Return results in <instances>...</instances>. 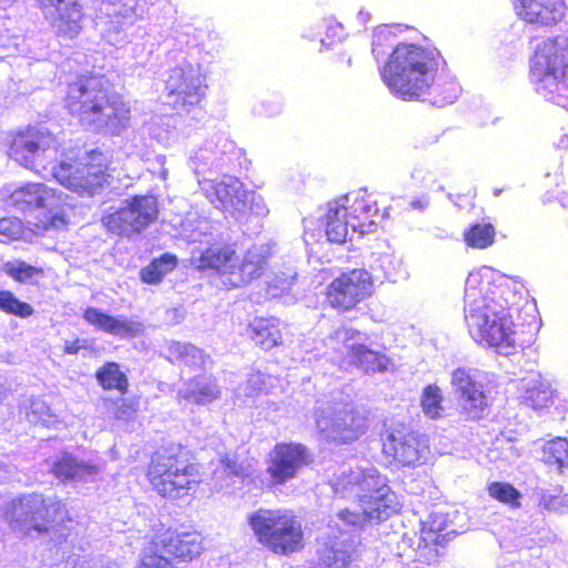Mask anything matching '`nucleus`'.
<instances>
[{"mask_svg":"<svg viewBox=\"0 0 568 568\" xmlns=\"http://www.w3.org/2000/svg\"><path fill=\"white\" fill-rule=\"evenodd\" d=\"M205 192L216 207L229 212L241 223H247L251 217H264L268 214L263 196L245 190L242 182L233 176H226L220 182H210Z\"/></svg>","mask_w":568,"mask_h":568,"instance_id":"nucleus-8","label":"nucleus"},{"mask_svg":"<svg viewBox=\"0 0 568 568\" xmlns=\"http://www.w3.org/2000/svg\"><path fill=\"white\" fill-rule=\"evenodd\" d=\"M551 399L552 389L550 385L540 379L531 381L524 395V403L534 409L547 407Z\"/></svg>","mask_w":568,"mask_h":568,"instance_id":"nucleus-35","label":"nucleus"},{"mask_svg":"<svg viewBox=\"0 0 568 568\" xmlns=\"http://www.w3.org/2000/svg\"><path fill=\"white\" fill-rule=\"evenodd\" d=\"M203 549V540L196 531H171L156 536L152 541L151 552L166 558L173 556L183 560H192Z\"/></svg>","mask_w":568,"mask_h":568,"instance_id":"nucleus-18","label":"nucleus"},{"mask_svg":"<svg viewBox=\"0 0 568 568\" xmlns=\"http://www.w3.org/2000/svg\"><path fill=\"white\" fill-rule=\"evenodd\" d=\"M65 105L80 123L93 131L119 134L130 122V109L118 95L110 94L100 77L79 79L68 89Z\"/></svg>","mask_w":568,"mask_h":568,"instance_id":"nucleus-1","label":"nucleus"},{"mask_svg":"<svg viewBox=\"0 0 568 568\" xmlns=\"http://www.w3.org/2000/svg\"><path fill=\"white\" fill-rule=\"evenodd\" d=\"M0 310L7 314H11L21 318H27L33 314V307L20 301L10 291L0 292Z\"/></svg>","mask_w":568,"mask_h":568,"instance_id":"nucleus-40","label":"nucleus"},{"mask_svg":"<svg viewBox=\"0 0 568 568\" xmlns=\"http://www.w3.org/2000/svg\"><path fill=\"white\" fill-rule=\"evenodd\" d=\"M383 452L403 466H415L426 459L428 447L419 434L402 427L387 432Z\"/></svg>","mask_w":568,"mask_h":568,"instance_id":"nucleus-16","label":"nucleus"},{"mask_svg":"<svg viewBox=\"0 0 568 568\" xmlns=\"http://www.w3.org/2000/svg\"><path fill=\"white\" fill-rule=\"evenodd\" d=\"M377 211L378 209L375 203L371 205L364 202H358L354 206V213H358V215H355L352 219L356 221L361 219V216L363 215L364 220H369L377 213Z\"/></svg>","mask_w":568,"mask_h":568,"instance_id":"nucleus-49","label":"nucleus"},{"mask_svg":"<svg viewBox=\"0 0 568 568\" xmlns=\"http://www.w3.org/2000/svg\"><path fill=\"white\" fill-rule=\"evenodd\" d=\"M374 283L368 271L354 268L342 273L328 286L327 300L333 307L348 311L372 295Z\"/></svg>","mask_w":568,"mask_h":568,"instance_id":"nucleus-14","label":"nucleus"},{"mask_svg":"<svg viewBox=\"0 0 568 568\" xmlns=\"http://www.w3.org/2000/svg\"><path fill=\"white\" fill-rule=\"evenodd\" d=\"M97 379L104 388H115L122 394L128 390V378L125 374L120 371V366L116 363L109 362L103 365L97 372Z\"/></svg>","mask_w":568,"mask_h":568,"instance_id":"nucleus-34","label":"nucleus"},{"mask_svg":"<svg viewBox=\"0 0 568 568\" xmlns=\"http://www.w3.org/2000/svg\"><path fill=\"white\" fill-rule=\"evenodd\" d=\"M140 568H175L173 564L159 554H146L143 556Z\"/></svg>","mask_w":568,"mask_h":568,"instance_id":"nucleus-46","label":"nucleus"},{"mask_svg":"<svg viewBox=\"0 0 568 568\" xmlns=\"http://www.w3.org/2000/svg\"><path fill=\"white\" fill-rule=\"evenodd\" d=\"M489 495L503 503H509L517 500L520 496L519 491L510 484L506 483H493L488 487Z\"/></svg>","mask_w":568,"mask_h":568,"instance_id":"nucleus-44","label":"nucleus"},{"mask_svg":"<svg viewBox=\"0 0 568 568\" xmlns=\"http://www.w3.org/2000/svg\"><path fill=\"white\" fill-rule=\"evenodd\" d=\"M338 517L345 524L351 526H362L368 521V516H366V513L363 509L362 511H352L346 508L338 513Z\"/></svg>","mask_w":568,"mask_h":568,"instance_id":"nucleus-47","label":"nucleus"},{"mask_svg":"<svg viewBox=\"0 0 568 568\" xmlns=\"http://www.w3.org/2000/svg\"><path fill=\"white\" fill-rule=\"evenodd\" d=\"M540 505L547 510H558L561 505V499L556 496L544 495L540 498Z\"/></svg>","mask_w":568,"mask_h":568,"instance_id":"nucleus-51","label":"nucleus"},{"mask_svg":"<svg viewBox=\"0 0 568 568\" xmlns=\"http://www.w3.org/2000/svg\"><path fill=\"white\" fill-rule=\"evenodd\" d=\"M452 387L460 413L468 419H478L488 407L483 374L477 369L457 368L452 374Z\"/></svg>","mask_w":568,"mask_h":568,"instance_id":"nucleus-13","label":"nucleus"},{"mask_svg":"<svg viewBox=\"0 0 568 568\" xmlns=\"http://www.w3.org/2000/svg\"><path fill=\"white\" fill-rule=\"evenodd\" d=\"M148 476L160 495L172 498L189 493L201 481L199 466L182 448L155 453Z\"/></svg>","mask_w":568,"mask_h":568,"instance_id":"nucleus-5","label":"nucleus"},{"mask_svg":"<svg viewBox=\"0 0 568 568\" xmlns=\"http://www.w3.org/2000/svg\"><path fill=\"white\" fill-rule=\"evenodd\" d=\"M83 317L99 329L120 337L135 336L142 331L139 323L123 316L113 317L93 307L88 308Z\"/></svg>","mask_w":568,"mask_h":568,"instance_id":"nucleus-28","label":"nucleus"},{"mask_svg":"<svg viewBox=\"0 0 568 568\" xmlns=\"http://www.w3.org/2000/svg\"><path fill=\"white\" fill-rule=\"evenodd\" d=\"M22 231V223L18 219L3 217L0 219V234L14 239L20 235Z\"/></svg>","mask_w":568,"mask_h":568,"instance_id":"nucleus-45","label":"nucleus"},{"mask_svg":"<svg viewBox=\"0 0 568 568\" xmlns=\"http://www.w3.org/2000/svg\"><path fill=\"white\" fill-rule=\"evenodd\" d=\"M518 16L529 23L552 26L565 14L564 0H514Z\"/></svg>","mask_w":568,"mask_h":568,"instance_id":"nucleus-23","label":"nucleus"},{"mask_svg":"<svg viewBox=\"0 0 568 568\" xmlns=\"http://www.w3.org/2000/svg\"><path fill=\"white\" fill-rule=\"evenodd\" d=\"M357 334L358 333L352 328L342 327L335 331L331 338L335 339L337 343H343L347 349L351 363L365 373L369 374L386 371L389 361L385 355L371 351L363 344H348Z\"/></svg>","mask_w":568,"mask_h":568,"instance_id":"nucleus-20","label":"nucleus"},{"mask_svg":"<svg viewBox=\"0 0 568 568\" xmlns=\"http://www.w3.org/2000/svg\"><path fill=\"white\" fill-rule=\"evenodd\" d=\"M36 405H43V404L41 402H33L32 406H36Z\"/></svg>","mask_w":568,"mask_h":568,"instance_id":"nucleus-60","label":"nucleus"},{"mask_svg":"<svg viewBox=\"0 0 568 568\" xmlns=\"http://www.w3.org/2000/svg\"><path fill=\"white\" fill-rule=\"evenodd\" d=\"M347 209L344 204L329 203L326 214V235L331 242L343 243L346 241L349 227L352 233L358 232L361 235L372 232L375 222L369 220L367 224L355 223V220H346Z\"/></svg>","mask_w":568,"mask_h":568,"instance_id":"nucleus-24","label":"nucleus"},{"mask_svg":"<svg viewBox=\"0 0 568 568\" xmlns=\"http://www.w3.org/2000/svg\"><path fill=\"white\" fill-rule=\"evenodd\" d=\"M63 513L64 506L55 496L30 494L9 503L4 517L13 529L30 535L49 531Z\"/></svg>","mask_w":568,"mask_h":568,"instance_id":"nucleus-7","label":"nucleus"},{"mask_svg":"<svg viewBox=\"0 0 568 568\" xmlns=\"http://www.w3.org/2000/svg\"><path fill=\"white\" fill-rule=\"evenodd\" d=\"M3 271L7 275L12 277L13 280L26 283L32 280L36 276L42 275V268L32 266L24 261L16 260L12 262H7L3 265Z\"/></svg>","mask_w":568,"mask_h":568,"instance_id":"nucleus-41","label":"nucleus"},{"mask_svg":"<svg viewBox=\"0 0 568 568\" xmlns=\"http://www.w3.org/2000/svg\"><path fill=\"white\" fill-rule=\"evenodd\" d=\"M537 92L565 97L568 91V38L558 36L540 44L531 62Z\"/></svg>","mask_w":568,"mask_h":568,"instance_id":"nucleus-6","label":"nucleus"},{"mask_svg":"<svg viewBox=\"0 0 568 568\" xmlns=\"http://www.w3.org/2000/svg\"><path fill=\"white\" fill-rule=\"evenodd\" d=\"M412 210L424 212L429 206L428 195L413 199L409 203Z\"/></svg>","mask_w":568,"mask_h":568,"instance_id":"nucleus-52","label":"nucleus"},{"mask_svg":"<svg viewBox=\"0 0 568 568\" xmlns=\"http://www.w3.org/2000/svg\"><path fill=\"white\" fill-rule=\"evenodd\" d=\"M65 205V196L61 191H55L43 184L42 193L40 195L39 209L47 210L50 214L49 221L52 227L60 229L67 224L63 213Z\"/></svg>","mask_w":568,"mask_h":568,"instance_id":"nucleus-31","label":"nucleus"},{"mask_svg":"<svg viewBox=\"0 0 568 568\" xmlns=\"http://www.w3.org/2000/svg\"><path fill=\"white\" fill-rule=\"evenodd\" d=\"M296 277V273L291 271L290 274L285 277L276 276L274 280V286L281 288L282 291L288 290Z\"/></svg>","mask_w":568,"mask_h":568,"instance_id":"nucleus-50","label":"nucleus"},{"mask_svg":"<svg viewBox=\"0 0 568 568\" xmlns=\"http://www.w3.org/2000/svg\"><path fill=\"white\" fill-rule=\"evenodd\" d=\"M478 275L470 273L465 288V321L473 338L501 355L516 348V333L507 307L495 297L478 292Z\"/></svg>","mask_w":568,"mask_h":568,"instance_id":"nucleus-2","label":"nucleus"},{"mask_svg":"<svg viewBox=\"0 0 568 568\" xmlns=\"http://www.w3.org/2000/svg\"><path fill=\"white\" fill-rule=\"evenodd\" d=\"M260 379H261V376H260V375L252 376V377L248 379V384H250V385H253L254 387H256V386L258 385Z\"/></svg>","mask_w":568,"mask_h":568,"instance_id":"nucleus-56","label":"nucleus"},{"mask_svg":"<svg viewBox=\"0 0 568 568\" xmlns=\"http://www.w3.org/2000/svg\"><path fill=\"white\" fill-rule=\"evenodd\" d=\"M53 474L57 478L67 481H88L99 475V465L75 458L70 454H63L53 465Z\"/></svg>","mask_w":568,"mask_h":568,"instance_id":"nucleus-29","label":"nucleus"},{"mask_svg":"<svg viewBox=\"0 0 568 568\" xmlns=\"http://www.w3.org/2000/svg\"><path fill=\"white\" fill-rule=\"evenodd\" d=\"M442 392L436 385H428L422 396V407L429 418H438L443 412Z\"/></svg>","mask_w":568,"mask_h":568,"instance_id":"nucleus-42","label":"nucleus"},{"mask_svg":"<svg viewBox=\"0 0 568 568\" xmlns=\"http://www.w3.org/2000/svg\"><path fill=\"white\" fill-rule=\"evenodd\" d=\"M10 2L11 0H0V7L6 8Z\"/></svg>","mask_w":568,"mask_h":568,"instance_id":"nucleus-58","label":"nucleus"},{"mask_svg":"<svg viewBox=\"0 0 568 568\" xmlns=\"http://www.w3.org/2000/svg\"><path fill=\"white\" fill-rule=\"evenodd\" d=\"M436 62L432 54L413 44H399L393 51L382 78L403 99H417L433 84Z\"/></svg>","mask_w":568,"mask_h":568,"instance_id":"nucleus-3","label":"nucleus"},{"mask_svg":"<svg viewBox=\"0 0 568 568\" xmlns=\"http://www.w3.org/2000/svg\"><path fill=\"white\" fill-rule=\"evenodd\" d=\"M58 142L45 128L29 126L14 134L9 151L10 158L27 169L37 172L57 158Z\"/></svg>","mask_w":568,"mask_h":568,"instance_id":"nucleus-10","label":"nucleus"},{"mask_svg":"<svg viewBox=\"0 0 568 568\" xmlns=\"http://www.w3.org/2000/svg\"><path fill=\"white\" fill-rule=\"evenodd\" d=\"M377 211L378 209L375 203L371 205L364 202H358L354 206V213H358V215H355L352 219L356 221L361 219V216L363 215L364 220H369L377 213Z\"/></svg>","mask_w":568,"mask_h":568,"instance_id":"nucleus-48","label":"nucleus"},{"mask_svg":"<svg viewBox=\"0 0 568 568\" xmlns=\"http://www.w3.org/2000/svg\"><path fill=\"white\" fill-rule=\"evenodd\" d=\"M51 170L61 185L81 195L92 196L106 183V175L99 165L62 161Z\"/></svg>","mask_w":568,"mask_h":568,"instance_id":"nucleus-15","label":"nucleus"},{"mask_svg":"<svg viewBox=\"0 0 568 568\" xmlns=\"http://www.w3.org/2000/svg\"><path fill=\"white\" fill-rule=\"evenodd\" d=\"M310 460V453L304 445L277 444L271 453L267 471L277 484H283L294 478Z\"/></svg>","mask_w":568,"mask_h":568,"instance_id":"nucleus-17","label":"nucleus"},{"mask_svg":"<svg viewBox=\"0 0 568 568\" xmlns=\"http://www.w3.org/2000/svg\"><path fill=\"white\" fill-rule=\"evenodd\" d=\"M386 31H387V29L383 28V29L377 30L376 33L374 34V40H373V43H372V51H373V53H376L377 40H379Z\"/></svg>","mask_w":568,"mask_h":568,"instance_id":"nucleus-55","label":"nucleus"},{"mask_svg":"<svg viewBox=\"0 0 568 568\" xmlns=\"http://www.w3.org/2000/svg\"><path fill=\"white\" fill-rule=\"evenodd\" d=\"M159 213L158 201L152 195H135L126 199L121 206L102 217V225L111 234L133 237L153 223Z\"/></svg>","mask_w":568,"mask_h":568,"instance_id":"nucleus-9","label":"nucleus"},{"mask_svg":"<svg viewBox=\"0 0 568 568\" xmlns=\"http://www.w3.org/2000/svg\"><path fill=\"white\" fill-rule=\"evenodd\" d=\"M316 427L327 440L341 444L352 443L366 433L367 412L364 408L347 405L339 408H318Z\"/></svg>","mask_w":568,"mask_h":568,"instance_id":"nucleus-11","label":"nucleus"},{"mask_svg":"<svg viewBox=\"0 0 568 568\" xmlns=\"http://www.w3.org/2000/svg\"><path fill=\"white\" fill-rule=\"evenodd\" d=\"M90 568H116V566H115V565H108V566H105V565H103V564H101V562H100V564H97V562H95V564H94L92 567H90Z\"/></svg>","mask_w":568,"mask_h":568,"instance_id":"nucleus-57","label":"nucleus"},{"mask_svg":"<svg viewBox=\"0 0 568 568\" xmlns=\"http://www.w3.org/2000/svg\"><path fill=\"white\" fill-rule=\"evenodd\" d=\"M221 463L223 464L225 471L229 475L236 477H248L253 473V465L248 460H239L236 456L225 455Z\"/></svg>","mask_w":568,"mask_h":568,"instance_id":"nucleus-43","label":"nucleus"},{"mask_svg":"<svg viewBox=\"0 0 568 568\" xmlns=\"http://www.w3.org/2000/svg\"><path fill=\"white\" fill-rule=\"evenodd\" d=\"M456 98V94H453L452 97H449L448 99H446V102L448 103H452L454 101V99Z\"/></svg>","mask_w":568,"mask_h":568,"instance_id":"nucleus-59","label":"nucleus"},{"mask_svg":"<svg viewBox=\"0 0 568 568\" xmlns=\"http://www.w3.org/2000/svg\"><path fill=\"white\" fill-rule=\"evenodd\" d=\"M495 239V227L491 224H474L464 233V241L474 248H486L490 246Z\"/></svg>","mask_w":568,"mask_h":568,"instance_id":"nucleus-39","label":"nucleus"},{"mask_svg":"<svg viewBox=\"0 0 568 568\" xmlns=\"http://www.w3.org/2000/svg\"><path fill=\"white\" fill-rule=\"evenodd\" d=\"M43 183H28L11 194V201L19 210L39 209Z\"/></svg>","mask_w":568,"mask_h":568,"instance_id":"nucleus-37","label":"nucleus"},{"mask_svg":"<svg viewBox=\"0 0 568 568\" xmlns=\"http://www.w3.org/2000/svg\"><path fill=\"white\" fill-rule=\"evenodd\" d=\"M42 7H54L52 26L59 34L73 38L82 26V10L78 0H37Z\"/></svg>","mask_w":568,"mask_h":568,"instance_id":"nucleus-26","label":"nucleus"},{"mask_svg":"<svg viewBox=\"0 0 568 568\" xmlns=\"http://www.w3.org/2000/svg\"><path fill=\"white\" fill-rule=\"evenodd\" d=\"M88 343V341L83 339V341H74L72 343H68L65 344V347H64V352L68 353V354H78L79 351L81 348H85V344Z\"/></svg>","mask_w":568,"mask_h":568,"instance_id":"nucleus-54","label":"nucleus"},{"mask_svg":"<svg viewBox=\"0 0 568 568\" xmlns=\"http://www.w3.org/2000/svg\"><path fill=\"white\" fill-rule=\"evenodd\" d=\"M274 536H271L263 544L274 554L287 555L297 551L303 544V530L301 523L292 514L286 510Z\"/></svg>","mask_w":568,"mask_h":568,"instance_id":"nucleus-25","label":"nucleus"},{"mask_svg":"<svg viewBox=\"0 0 568 568\" xmlns=\"http://www.w3.org/2000/svg\"><path fill=\"white\" fill-rule=\"evenodd\" d=\"M285 509L260 508L247 517V523L257 541L263 545L280 528Z\"/></svg>","mask_w":568,"mask_h":568,"instance_id":"nucleus-30","label":"nucleus"},{"mask_svg":"<svg viewBox=\"0 0 568 568\" xmlns=\"http://www.w3.org/2000/svg\"><path fill=\"white\" fill-rule=\"evenodd\" d=\"M357 540L341 534L327 537L317 548L318 565L327 568H348L356 558Z\"/></svg>","mask_w":568,"mask_h":568,"instance_id":"nucleus-21","label":"nucleus"},{"mask_svg":"<svg viewBox=\"0 0 568 568\" xmlns=\"http://www.w3.org/2000/svg\"><path fill=\"white\" fill-rule=\"evenodd\" d=\"M253 341L264 349H271L281 342V333L268 321L257 320L252 325Z\"/></svg>","mask_w":568,"mask_h":568,"instance_id":"nucleus-38","label":"nucleus"},{"mask_svg":"<svg viewBox=\"0 0 568 568\" xmlns=\"http://www.w3.org/2000/svg\"><path fill=\"white\" fill-rule=\"evenodd\" d=\"M432 517L433 519L429 521V529L432 531H443L446 529L442 515L434 514Z\"/></svg>","mask_w":568,"mask_h":568,"instance_id":"nucleus-53","label":"nucleus"},{"mask_svg":"<svg viewBox=\"0 0 568 568\" xmlns=\"http://www.w3.org/2000/svg\"><path fill=\"white\" fill-rule=\"evenodd\" d=\"M541 459L559 470L568 467V440L561 437L547 442L542 447Z\"/></svg>","mask_w":568,"mask_h":568,"instance_id":"nucleus-36","label":"nucleus"},{"mask_svg":"<svg viewBox=\"0 0 568 568\" xmlns=\"http://www.w3.org/2000/svg\"><path fill=\"white\" fill-rule=\"evenodd\" d=\"M268 250L264 245H254L240 258L231 246H212L194 252L192 262L197 268L216 270L220 278L229 288L244 286L261 276L266 264Z\"/></svg>","mask_w":568,"mask_h":568,"instance_id":"nucleus-4","label":"nucleus"},{"mask_svg":"<svg viewBox=\"0 0 568 568\" xmlns=\"http://www.w3.org/2000/svg\"><path fill=\"white\" fill-rule=\"evenodd\" d=\"M176 266V257L171 254H163L151 264L141 270V280L148 284H156Z\"/></svg>","mask_w":568,"mask_h":568,"instance_id":"nucleus-33","label":"nucleus"},{"mask_svg":"<svg viewBox=\"0 0 568 568\" xmlns=\"http://www.w3.org/2000/svg\"><path fill=\"white\" fill-rule=\"evenodd\" d=\"M361 509L368 516L369 523H379L388 519L399 510L400 504L397 495L387 485L386 477L373 488L368 496L359 504Z\"/></svg>","mask_w":568,"mask_h":568,"instance_id":"nucleus-22","label":"nucleus"},{"mask_svg":"<svg viewBox=\"0 0 568 568\" xmlns=\"http://www.w3.org/2000/svg\"><path fill=\"white\" fill-rule=\"evenodd\" d=\"M221 390L211 376L199 375L189 379L178 390V400L206 405L220 397Z\"/></svg>","mask_w":568,"mask_h":568,"instance_id":"nucleus-27","label":"nucleus"},{"mask_svg":"<svg viewBox=\"0 0 568 568\" xmlns=\"http://www.w3.org/2000/svg\"><path fill=\"white\" fill-rule=\"evenodd\" d=\"M169 359L171 362L184 364L194 367H205L210 362L209 355L202 349L187 343L171 342L168 347Z\"/></svg>","mask_w":568,"mask_h":568,"instance_id":"nucleus-32","label":"nucleus"},{"mask_svg":"<svg viewBox=\"0 0 568 568\" xmlns=\"http://www.w3.org/2000/svg\"><path fill=\"white\" fill-rule=\"evenodd\" d=\"M165 90L168 91V103L178 113H189L205 94L202 77L199 70L191 64L172 69L165 81Z\"/></svg>","mask_w":568,"mask_h":568,"instance_id":"nucleus-12","label":"nucleus"},{"mask_svg":"<svg viewBox=\"0 0 568 568\" xmlns=\"http://www.w3.org/2000/svg\"><path fill=\"white\" fill-rule=\"evenodd\" d=\"M382 475L374 467L351 468L343 471L334 484V490L343 498L355 499L358 505L368 496L378 483H382Z\"/></svg>","mask_w":568,"mask_h":568,"instance_id":"nucleus-19","label":"nucleus"}]
</instances>
